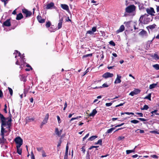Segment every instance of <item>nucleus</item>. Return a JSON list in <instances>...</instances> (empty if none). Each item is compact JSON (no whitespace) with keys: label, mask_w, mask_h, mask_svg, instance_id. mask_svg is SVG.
Listing matches in <instances>:
<instances>
[{"label":"nucleus","mask_w":159,"mask_h":159,"mask_svg":"<svg viewBox=\"0 0 159 159\" xmlns=\"http://www.w3.org/2000/svg\"><path fill=\"white\" fill-rule=\"evenodd\" d=\"M36 149L39 152H42L43 151H44L42 147H37L36 148Z\"/></svg>","instance_id":"nucleus-37"},{"label":"nucleus","mask_w":159,"mask_h":159,"mask_svg":"<svg viewBox=\"0 0 159 159\" xmlns=\"http://www.w3.org/2000/svg\"><path fill=\"white\" fill-rule=\"evenodd\" d=\"M6 125H2L1 124V134L0 135L1 136H4V133H6L7 132L6 130H5V129L4 128V126Z\"/></svg>","instance_id":"nucleus-13"},{"label":"nucleus","mask_w":159,"mask_h":159,"mask_svg":"<svg viewBox=\"0 0 159 159\" xmlns=\"http://www.w3.org/2000/svg\"><path fill=\"white\" fill-rule=\"evenodd\" d=\"M8 89L9 90V92L10 94V95L12 96V94H13V90H12V89L9 87L8 88Z\"/></svg>","instance_id":"nucleus-43"},{"label":"nucleus","mask_w":159,"mask_h":159,"mask_svg":"<svg viewBox=\"0 0 159 159\" xmlns=\"http://www.w3.org/2000/svg\"><path fill=\"white\" fill-rule=\"evenodd\" d=\"M130 122L131 123L134 124H136L139 122V121L136 120H131L130 121Z\"/></svg>","instance_id":"nucleus-40"},{"label":"nucleus","mask_w":159,"mask_h":159,"mask_svg":"<svg viewBox=\"0 0 159 159\" xmlns=\"http://www.w3.org/2000/svg\"><path fill=\"white\" fill-rule=\"evenodd\" d=\"M136 113L139 115L140 117H143V114L142 113L136 112Z\"/></svg>","instance_id":"nucleus-58"},{"label":"nucleus","mask_w":159,"mask_h":159,"mask_svg":"<svg viewBox=\"0 0 159 159\" xmlns=\"http://www.w3.org/2000/svg\"><path fill=\"white\" fill-rule=\"evenodd\" d=\"M109 86V85H108L107 83H104L102 84V86L99 87V88H102V87H103V88L107 87Z\"/></svg>","instance_id":"nucleus-41"},{"label":"nucleus","mask_w":159,"mask_h":159,"mask_svg":"<svg viewBox=\"0 0 159 159\" xmlns=\"http://www.w3.org/2000/svg\"><path fill=\"white\" fill-rule=\"evenodd\" d=\"M124 24H126V25L127 26H128L130 24V22H124Z\"/></svg>","instance_id":"nucleus-64"},{"label":"nucleus","mask_w":159,"mask_h":159,"mask_svg":"<svg viewBox=\"0 0 159 159\" xmlns=\"http://www.w3.org/2000/svg\"><path fill=\"white\" fill-rule=\"evenodd\" d=\"M125 138V137L123 136H120L119 137L118 139L119 140H121L123 139H124Z\"/></svg>","instance_id":"nucleus-60"},{"label":"nucleus","mask_w":159,"mask_h":159,"mask_svg":"<svg viewBox=\"0 0 159 159\" xmlns=\"http://www.w3.org/2000/svg\"><path fill=\"white\" fill-rule=\"evenodd\" d=\"M42 153V156L43 157H46L47 156V155L46 154V153L44 151H43Z\"/></svg>","instance_id":"nucleus-45"},{"label":"nucleus","mask_w":159,"mask_h":159,"mask_svg":"<svg viewBox=\"0 0 159 159\" xmlns=\"http://www.w3.org/2000/svg\"><path fill=\"white\" fill-rule=\"evenodd\" d=\"M63 22V18H62L59 20V23L58 24V29H61L62 27V24Z\"/></svg>","instance_id":"nucleus-17"},{"label":"nucleus","mask_w":159,"mask_h":159,"mask_svg":"<svg viewBox=\"0 0 159 159\" xmlns=\"http://www.w3.org/2000/svg\"><path fill=\"white\" fill-rule=\"evenodd\" d=\"M61 141L60 140L59 142L58 143V144L57 145V147H58L61 146Z\"/></svg>","instance_id":"nucleus-63"},{"label":"nucleus","mask_w":159,"mask_h":159,"mask_svg":"<svg viewBox=\"0 0 159 159\" xmlns=\"http://www.w3.org/2000/svg\"><path fill=\"white\" fill-rule=\"evenodd\" d=\"M157 85V84H150L149 87V88L150 89H153L156 87Z\"/></svg>","instance_id":"nucleus-30"},{"label":"nucleus","mask_w":159,"mask_h":159,"mask_svg":"<svg viewBox=\"0 0 159 159\" xmlns=\"http://www.w3.org/2000/svg\"><path fill=\"white\" fill-rule=\"evenodd\" d=\"M113 76V74L107 72L103 74L102 76L103 78L105 79H107L108 78L112 77Z\"/></svg>","instance_id":"nucleus-8"},{"label":"nucleus","mask_w":159,"mask_h":159,"mask_svg":"<svg viewBox=\"0 0 159 159\" xmlns=\"http://www.w3.org/2000/svg\"><path fill=\"white\" fill-rule=\"evenodd\" d=\"M92 55H93L92 53H90V54H86L85 55H84L82 57V58H84L85 57H91V56H92Z\"/></svg>","instance_id":"nucleus-36"},{"label":"nucleus","mask_w":159,"mask_h":159,"mask_svg":"<svg viewBox=\"0 0 159 159\" xmlns=\"http://www.w3.org/2000/svg\"><path fill=\"white\" fill-rule=\"evenodd\" d=\"M61 7L64 10L68 11L69 10L68 6L65 4H61Z\"/></svg>","instance_id":"nucleus-20"},{"label":"nucleus","mask_w":159,"mask_h":159,"mask_svg":"<svg viewBox=\"0 0 159 159\" xmlns=\"http://www.w3.org/2000/svg\"><path fill=\"white\" fill-rule=\"evenodd\" d=\"M135 151L134 149L132 150H127L126 151V153L127 154H128L134 152Z\"/></svg>","instance_id":"nucleus-33"},{"label":"nucleus","mask_w":159,"mask_h":159,"mask_svg":"<svg viewBox=\"0 0 159 159\" xmlns=\"http://www.w3.org/2000/svg\"><path fill=\"white\" fill-rule=\"evenodd\" d=\"M10 20V19L7 20L3 23V25L6 26H10L11 25Z\"/></svg>","instance_id":"nucleus-15"},{"label":"nucleus","mask_w":159,"mask_h":159,"mask_svg":"<svg viewBox=\"0 0 159 159\" xmlns=\"http://www.w3.org/2000/svg\"><path fill=\"white\" fill-rule=\"evenodd\" d=\"M157 110H155L153 111H151V113L152 114V115L151 116H153L154 115H155V114L157 115H159V113L157 112Z\"/></svg>","instance_id":"nucleus-23"},{"label":"nucleus","mask_w":159,"mask_h":159,"mask_svg":"<svg viewBox=\"0 0 159 159\" xmlns=\"http://www.w3.org/2000/svg\"><path fill=\"white\" fill-rule=\"evenodd\" d=\"M125 114H127L128 115H130L131 114L132 115H134V113L133 112H124V113L122 112L121 113V115H123Z\"/></svg>","instance_id":"nucleus-34"},{"label":"nucleus","mask_w":159,"mask_h":159,"mask_svg":"<svg viewBox=\"0 0 159 159\" xmlns=\"http://www.w3.org/2000/svg\"><path fill=\"white\" fill-rule=\"evenodd\" d=\"M21 77L20 78V80L22 81H23L24 82H25L26 81V79L25 76L22 75H20Z\"/></svg>","instance_id":"nucleus-28"},{"label":"nucleus","mask_w":159,"mask_h":159,"mask_svg":"<svg viewBox=\"0 0 159 159\" xmlns=\"http://www.w3.org/2000/svg\"><path fill=\"white\" fill-rule=\"evenodd\" d=\"M14 54H18V56H20L21 59V65L24 66V65L26 64L25 62V58H24V56H23V55H22V56H20L21 54L20 52H18L17 50H16L15 52L14 53Z\"/></svg>","instance_id":"nucleus-3"},{"label":"nucleus","mask_w":159,"mask_h":159,"mask_svg":"<svg viewBox=\"0 0 159 159\" xmlns=\"http://www.w3.org/2000/svg\"><path fill=\"white\" fill-rule=\"evenodd\" d=\"M113 102H110V103H106V106L107 107H110L111 106L113 103Z\"/></svg>","instance_id":"nucleus-46"},{"label":"nucleus","mask_w":159,"mask_h":159,"mask_svg":"<svg viewBox=\"0 0 159 159\" xmlns=\"http://www.w3.org/2000/svg\"><path fill=\"white\" fill-rule=\"evenodd\" d=\"M144 99H148L149 100H151V94L149 93L148 94V95L146 96L144 98Z\"/></svg>","instance_id":"nucleus-32"},{"label":"nucleus","mask_w":159,"mask_h":159,"mask_svg":"<svg viewBox=\"0 0 159 159\" xmlns=\"http://www.w3.org/2000/svg\"><path fill=\"white\" fill-rule=\"evenodd\" d=\"M34 118L28 117L26 118V120L27 122H30L34 121Z\"/></svg>","instance_id":"nucleus-27"},{"label":"nucleus","mask_w":159,"mask_h":159,"mask_svg":"<svg viewBox=\"0 0 159 159\" xmlns=\"http://www.w3.org/2000/svg\"><path fill=\"white\" fill-rule=\"evenodd\" d=\"M116 128H112L107 130V133L108 134L111 133L112 131L114 130Z\"/></svg>","instance_id":"nucleus-31"},{"label":"nucleus","mask_w":159,"mask_h":159,"mask_svg":"<svg viewBox=\"0 0 159 159\" xmlns=\"http://www.w3.org/2000/svg\"><path fill=\"white\" fill-rule=\"evenodd\" d=\"M14 141L17 144L16 146L21 147L23 144V140L19 136L16 137Z\"/></svg>","instance_id":"nucleus-4"},{"label":"nucleus","mask_w":159,"mask_h":159,"mask_svg":"<svg viewBox=\"0 0 159 159\" xmlns=\"http://www.w3.org/2000/svg\"><path fill=\"white\" fill-rule=\"evenodd\" d=\"M102 139H99L98 141V144H100V145H102Z\"/></svg>","instance_id":"nucleus-56"},{"label":"nucleus","mask_w":159,"mask_h":159,"mask_svg":"<svg viewBox=\"0 0 159 159\" xmlns=\"http://www.w3.org/2000/svg\"><path fill=\"white\" fill-rule=\"evenodd\" d=\"M51 25V23L50 21H48L46 23V26L47 28H48L50 27Z\"/></svg>","instance_id":"nucleus-42"},{"label":"nucleus","mask_w":159,"mask_h":159,"mask_svg":"<svg viewBox=\"0 0 159 159\" xmlns=\"http://www.w3.org/2000/svg\"><path fill=\"white\" fill-rule=\"evenodd\" d=\"M49 117V115L48 113L46 114L45 118L41 123V125L42 126L43 125L45 124L47 122L48 120Z\"/></svg>","instance_id":"nucleus-12"},{"label":"nucleus","mask_w":159,"mask_h":159,"mask_svg":"<svg viewBox=\"0 0 159 159\" xmlns=\"http://www.w3.org/2000/svg\"><path fill=\"white\" fill-rule=\"evenodd\" d=\"M138 119H139L142 121H147V119H146L143 118H138Z\"/></svg>","instance_id":"nucleus-50"},{"label":"nucleus","mask_w":159,"mask_h":159,"mask_svg":"<svg viewBox=\"0 0 159 159\" xmlns=\"http://www.w3.org/2000/svg\"><path fill=\"white\" fill-rule=\"evenodd\" d=\"M9 113H10V115L7 118L8 120L6 122V125H7L8 126L7 128L8 129L10 128L11 126L12 121L11 115V114L10 111Z\"/></svg>","instance_id":"nucleus-5"},{"label":"nucleus","mask_w":159,"mask_h":159,"mask_svg":"<svg viewBox=\"0 0 159 159\" xmlns=\"http://www.w3.org/2000/svg\"><path fill=\"white\" fill-rule=\"evenodd\" d=\"M22 12L25 15L26 17H30L31 15L32 14L31 12L28 11L25 9H23L22 10Z\"/></svg>","instance_id":"nucleus-7"},{"label":"nucleus","mask_w":159,"mask_h":159,"mask_svg":"<svg viewBox=\"0 0 159 159\" xmlns=\"http://www.w3.org/2000/svg\"><path fill=\"white\" fill-rule=\"evenodd\" d=\"M97 113V111L95 109H93L92 112L89 114L90 116H93Z\"/></svg>","instance_id":"nucleus-22"},{"label":"nucleus","mask_w":159,"mask_h":159,"mask_svg":"<svg viewBox=\"0 0 159 159\" xmlns=\"http://www.w3.org/2000/svg\"><path fill=\"white\" fill-rule=\"evenodd\" d=\"M139 130V132L140 133H144V130H141V129H138L137 130H136L135 131L136 132L137 131Z\"/></svg>","instance_id":"nucleus-59"},{"label":"nucleus","mask_w":159,"mask_h":159,"mask_svg":"<svg viewBox=\"0 0 159 159\" xmlns=\"http://www.w3.org/2000/svg\"><path fill=\"white\" fill-rule=\"evenodd\" d=\"M149 108V107L148 106L146 105H145L143 107V108H141V110H147L148 108Z\"/></svg>","instance_id":"nucleus-35"},{"label":"nucleus","mask_w":159,"mask_h":159,"mask_svg":"<svg viewBox=\"0 0 159 159\" xmlns=\"http://www.w3.org/2000/svg\"><path fill=\"white\" fill-rule=\"evenodd\" d=\"M31 159H35L34 156L32 151L31 153Z\"/></svg>","instance_id":"nucleus-55"},{"label":"nucleus","mask_w":159,"mask_h":159,"mask_svg":"<svg viewBox=\"0 0 159 159\" xmlns=\"http://www.w3.org/2000/svg\"><path fill=\"white\" fill-rule=\"evenodd\" d=\"M4 136H1L2 138H0V143H4L5 142H6V139H4Z\"/></svg>","instance_id":"nucleus-26"},{"label":"nucleus","mask_w":159,"mask_h":159,"mask_svg":"<svg viewBox=\"0 0 159 159\" xmlns=\"http://www.w3.org/2000/svg\"><path fill=\"white\" fill-rule=\"evenodd\" d=\"M17 148V152L20 155H21L22 153V149L20 148V147L16 146Z\"/></svg>","instance_id":"nucleus-24"},{"label":"nucleus","mask_w":159,"mask_h":159,"mask_svg":"<svg viewBox=\"0 0 159 159\" xmlns=\"http://www.w3.org/2000/svg\"><path fill=\"white\" fill-rule=\"evenodd\" d=\"M54 6V3L52 2H51L46 5L45 8L47 9H52Z\"/></svg>","instance_id":"nucleus-16"},{"label":"nucleus","mask_w":159,"mask_h":159,"mask_svg":"<svg viewBox=\"0 0 159 159\" xmlns=\"http://www.w3.org/2000/svg\"><path fill=\"white\" fill-rule=\"evenodd\" d=\"M37 19L39 22L40 23H43L45 22V19H42L41 16H37Z\"/></svg>","instance_id":"nucleus-19"},{"label":"nucleus","mask_w":159,"mask_h":159,"mask_svg":"<svg viewBox=\"0 0 159 159\" xmlns=\"http://www.w3.org/2000/svg\"><path fill=\"white\" fill-rule=\"evenodd\" d=\"M152 57H153L155 60L159 59V57L157 54H155L154 55L152 56Z\"/></svg>","instance_id":"nucleus-39"},{"label":"nucleus","mask_w":159,"mask_h":159,"mask_svg":"<svg viewBox=\"0 0 159 159\" xmlns=\"http://www.w3.org/2000/svg\"><path fill=\"white\" fill-rule=\"evenodd\" d=\"M153 67H154L156 70H159V65L156 64L153 65Z\"/></svg>","instance_id":"nucleus-38"},{"label":"nucleus","mask_w":159,"mask_h":159,"mask_svg":"<svg viewBox=\"0 0 159 159\" xmlns=\"http://www.w3.org/2000/svg\"><path fill=\"white\" fill-rule=\"evenodd\" d=\"M97 30V27H93L92 29L91 30L94 33V32H96Z\"/></svg>","instance_id":"nucleus-48"},{"label":"nucleus","mask_w":159,"mask_h":159,"mask_svg":"<svg viewBox=\"0 0 159 159\" xmlns=\"http://www.w3.org/2000/svg\"><path fill=\"white\" fill-rule=\"evenodd\" d=\"M153 17L146 14L142 15L139 20V24H146L148 23L150 21L152 20Z\"/></svg>","instance_id":"nucleus-2"},{"label":"nucleus","mask_w":159,"mask_h":159,"mask_svg":"<svg viewBox=\"0 0 159 159\" xmlns=\"http://www.w3.org/2000/svg\"><path fill=\"white\" fill-rule=\"evenodd\" d=\"M89 135V133L87 134L84 137L83 139V140L84 141L87 138Z\"/></svg>","instance_id":"nucleus-54"},{"label":"nucleus","mask_w":159,"mask_h":159,"mask_svg":"<svg viewBox=\"0 0 159 159\" xmlns=\"http://www.w3.org/2000/svg\"><path fill=\"white\" fill-rule=\"evenodd\" d=\"M4 107H5L3 110L6 113H7V105L6 104L4 105Z\"/></svg>","instance_id":"nucleus-49"},{"label":"nucleus","mask_w":159,"mask_h":159,"mask_svg":"<svg viewBox=\"0 0 159 159\" xmlns=\"http://www.w3.org/2000/svg\"><path fill=\"white\" fill-rule=\"evenodd\" d=\"M62 131V129L59 131L58 129L57 128H55V134L58 136L59 137L61 136Z\"/></svg>","instance_id":"nucleus-14"},{"label":"nucleus","mask_w":159,"mask_h":159,"mask_svg":"<svg viewBox=\"0 0 159 159\" xmlns=\"http://www.w3.org/2000/svg\"><path fill=\"white\" fill-rule=\"evenodd\" d=\"M136 7L134 5H131L127 7L125 9L124 16H125L128 15L134 16L136 14Z\"/></svg>","instance_id":"nucleus-1"},{"label":"nucleus","mask_w":159,"mask_h":159,"mask_svg":"<svg viewBox=\"0 0 159 159\" xmlns=\"http://www.w3.org/2000/svg\"><path fill=\"white\" fill-rule=\"evenodd\" d=\"M139 34L143 37H147L148 36L147 31L143 30L139 33Z\"/></svg>","instance_id":"nucleus-10"},{"label":"nucleus","mask_w":159,"mask_h":159,"mask_svg":"<svg viewBox=\"0 0 159 159\" xmlns=\"http://www.w3.org/2000/svg\"><path fill=\"white\" fill-rule=\"evenodd\" d=\"M98 137L96 135H94L90 137L88 139V141H93L97 138Z\"/></svg>","instance_id":"nucleus-25"},{"label":"nucleus","mask_w":159,"mask_h":159,"mask_svg":"<svg viewBox=\"0 0 159 159\" xmlns=\"http://www.w3.org/2000/svg\"><path fill=\"white\" fill-rule=\"evenodd\" d=\"M94 33L92 30H88L87 31L86 34H89L91 35L93 34Z\"/></svg>","instance_id":"nucleus-44"},{"label":"nucleus","mask_w":159,"mask_h":159,"mask_svg":"<svg viewBox=\"0 0 159 159\" xmlns=\"http://www.w3.org/2000/svg\"><path fill=\"white\" fill-rule=\"evenodd\" d=\"M121 76L118 75H117V77L114 82L115 84L120 83L121 82Z\"/></svg>","instance_id":"nucleus-11"},{"label":"nucleus","mask_w":159,"mask_h":159,"mask_svg":"<svg viewBox=\"0 0 159 159\" xmlns=\"http://www.w3.org/2000/svg\"><path fill=\"white\" fill-rule=\"evenodd\" d=\"M109 44L110 45H111L113 46H115L116 45L115 43H114V42L113 41H111L109 42Z\"/></svg>","instance_id":"nucleus-47"},{"label":"nucleus","mask_w":159,"mask_h":159,"mask_svg":"<svg viewBox=\"0 0 159 159\" xmlns=\"http://www.w3.org/2000/svg\"><path fill=\"white\" fill-rule=\"evenodd\" d=\"M125 104V102H124L123 103H120L118 105L116 106V107H120V106H123Z\"/></svg>","instance_id":"nucleus-61"},{"label":"nucleus","mask_w":159,"mask_h":159,"mask_svg":"<svg viewBox=\"0 0 159 159\" xmlns=\"http://www.w3.org/2000/svg\"><path fill=\"white\" fill-rule=\"evenodd\" d=\"M85 146H83L81 148V151L83 152L84 153H85V150L84 149Z\"/></svg>","instance_id":"nucleus-57"},{"label":"nucleus","mask_w":159,"mask_h":159,"mask_svg":"<svg viewBox=\"0 0 159 159\" xmlns=\"http://www.w3.org/2000/svg\"><path fill=\"white\" fill-rule=\"evenodd\" d=\"M89 135V133L87 134L84 137L83 139V140L84 141L87 138Z\"/></svg>","instance_id":"nucleus-53"},{"label":"nucleus","mask_w":159,"mask_h":159,"mask_svg":"<svg viewBox=\"0 0 159 159\" xmlns=\"http://www.w3.org/2000/svg\"><path fill=\"white\" fill-rule=\"evenodd\" d=\"M23 17V16L22 14L21 13H19L17 14L16 17V19L17 20H20Z\"/></svg>","instance_id":"nucleus-21"},{"label":"nucleus","mask_w":159,"mask_h":159,"mask_svg":"<svg viewBox=\"0 0 159 159\" xmlns=\"http://www.w3.org/2000/svg\"><path fill=\"white\" fill-rule=\"evenodd\" d=\"M125 30V27L123 25H122L120 27L119 29L116 31V33H119L123 32Z\"/></svg>","instance_id":"nucleus-18"},{"label":"nucleus","mask_w":159,"mask_h":159,"mask_svg":"<svg viewBox=\"0 0 159 159\" xmlns=\"http://www.w3.org/2000/svg\"><path fill=\"white\" fill-rule=\"evenodd\" d=\"M124 123H121V124H119V125H117L116 126H115V128H116V127H119L121 126L122 125H124Z\"/></svg>","instance_id":"nucleus-62"},{"label":"nucleus","mask_w":159,"mask_h":159,"mask_svg":"<svg viewBox=\"0 0 159 159\" xmlns=\"http://www.w3.org/2000/svg\"><path fill=\"white\" fill-rule=\"evenodd\" d=\"M89 135V133L87 134L84 137L83 139V140L84 141L87 138Z\"/></svg>","instance_id":"nucleus-51"},{"label":"nucleus","mask_w":159,"mask_h":159,"mask_svg":"<svg viewBox=\"0 0 159 159\" xmlns=\"http://www.w3.org/2000/svg\"><path fill=\"white\" fill-rule=\"evenodd\" d=\"M140 92V90L138 89H136L133 91L131 92L129 94V95L132 96H134L135 95H136L139 93Z\"/></svg>","instance_id":"nucleus-9"},{"label":"nucleus","mask_w":159,"mask_h":159,"mask_svg":"<svg viewBox=\"0 0 159 159\" xmlns=\"http://www.w3.org/2000/svg\"><path fill=\"white\" fill-rule=\"evenodd\" d=\"M156 25L155 24H153L151 25H150L148 26V29H149L151 30H152L155 28Z\"/></svg>","instance_id":"nucleus-29"},{"label":"nucleus","mask_w":159,"mask_h":159,"mask_svg":"<svg viewBox=\"0 0 159 159\" xmlns=\"http://www.w3.org/2000/svg\"><path fill=\"white\" fill-rule=\"evenodd\" d=\"M89 135V133L87 134L84 137L83 139V140L84 141L87 138Z\"/></svg>","instance_id":"nucleus-52"},{"label":"nucleus","mask_w":159,"mask_h":159,"mask_svg":"<svg viewBox=\"0 0 159 159\" xmlns=\"http://www.w3.org/2000/svg\"><path fill=\"white\" fill-rule=\"evenodd\" d=\"M146 11L148 15H150V16H152L154 15L155 11L154 9L152 7H149L147 8L146 9Z\"/></svg>","instance_id":"nucleus-6"}]
</instances>
